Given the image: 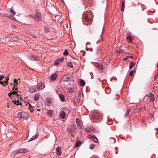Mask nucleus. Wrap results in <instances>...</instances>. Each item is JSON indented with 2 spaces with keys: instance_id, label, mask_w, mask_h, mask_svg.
<instances>
[{
  "instance_id": "nucleus-21",
  "label": "nucleus",
  "mask_w": 158,
  "mask_h": 158,
  "mask_svg": "<svg viewBox=\"0 0 158 158\" xmlns=\"http://www.w3.org/2000/svg\"><path fill=\"white\" fill-rule=\"evenodd\" d=\"M27 104L29 106H28V108L30 110V112H33V111H34L33 106H31L30 104L28 103H27Z\"/></svg>"
},
{
  "instance_id": "nucleus-49",
  "label": "nucleus",
  "mask_w": 158,
  "mask_h": 158,
  "mask_svg": "<svg viewBox=\"0 0 158 158\" xmlns=\"http://www.w3.org/2000/svg\"><path fill=\"white\" fill-rule=\"evenodd\" d=\"M90 44V43L89 42H87L86 43V46H87L88 45V44Z\"/></svg>"
},
{
  "instance_id": "nucleus-26",
  "label": "nucleus",
  "mask_w": 158,
  "mask_h": 158,
  "mask_svg": "<svg viewBox=\"0 0 158 158\" xmlns=\"http://www.w3.org/2000/svg\"><path fill=\"white\" fill-rule=\"evenodd\" d=\"M67 64H68L67 66L69 67L70 68H73V65L72 64V63L71 62H67Z\"/></svg>"
},
{
  "instance_id": "nucleus-62",
  "label": "nucleus",
  "mask_w": 158,
  "mask_h": 158,
  "mask_svg": "<svg viewBox=\"0 0 158 158\" xmlns=\"http://www.w3.org/2000/svg\"><path fill=\"white\" fill-rule=\"evenodd\" d=\"M14 85H15V84H14Z\"/></svg>"
},
{
  "instance_id": "nucleus-42",
  "label": "nucleus",
  "mask_w": 158,
  "mask_h": 158,
  "mask_svg": "<svg viewBox=\"0 0 158 158\" xmlns=\"http://www.w3.org/2000/svg\"><path fill=\"white\" fill-rule=\"evenodd\" d=\"M130 109L128 110H127V112L125 114V115H126V116L127 115L129 114V112H130Z\"/></svg>"
},
{
  "instance_id": "nucleus-7",
  "label": "nucleus",
  "mask_w": 158,
  "mask_h": 158,
  "mask_svg": "<svg viewBox=\"0 0 158 158\" xmlns=\"http://www.w3.org/2000/svg\"><path fill=\"white\" fill-rule=\"evenodd\" d=\"M29 91L30 93H33L38 91L35 86H31L29 88Z\"/></svg>"
},
{
  "instance_id": "nucleus-52",
  "label": "nucleus",
  "mask_w": 158,
  "mask_h": 158,
  "mask_svg": "<svg viewBox=\"0 0 158 158\" xmlns=\"http://www.w3.org/2000/svg\"><path fill=\"white\" fill-rule=\"evenodd\" d=\"M0 83L1 84H2V85H4V83L3 82H2V81H1L0 82Z\"/></svg>"
},
{
  "instance_id": "nucleus-41",
  "label": "nucleus",
  "mask_w": 158,
  "mask_h": 158,
  "mask_svg": "<svg viewBox=\"0 0 158 158\" xmlns=\"http://www.w3.org/2000/svg\"><path fill=\"white\" fill-rule=\"evenodd\" d=\"M14 82L17 85L18 84V81L16 79H14Z\"/></svg>"
},
{
  "instance_id": "nucleus-6",
  "label": "nucleus",
  "mask_w": 158,
  "mask_h": 158,
  "mask_svg": "<svg viewBox=\"0 0 158 158\" xmlns=\"http://www.w3.org/2000/svg\"><path fill=\"white\" fill-rule=\"evenodd\" d=\"M16 97L17 98L15 99L13 98L12 99V102H14L15 104L17 105L21 104V102H20V101L21 100V98Z\"/></svg>"
},
{
  "instance_id": "nucleus-3",
  "label": "nucleus",
  "mask_w": 158,
  "mask_h": 158,
  "mask_svg": "<svg viewBox=\"0 0 158 158\" xmlns=\"http://www.w3.org/2000/svg\"><path fill=\"white\" fill-rule=\"evenodd\" d=\"M17 116L19 118H27L28 115L25 112H21L18 113Z\"/></svg>"
},
{
  "instance_id": "nucleus-34",
  "label": "nucleus",
  "mask_w": 158,
  "mask_h": 158,
  "mask_svg": "<svg viewBox=\"0 0 158 158\" xmlns=\"http://www.w3.org/2000/svg\"><path fill=\"white\" fill-rule=\"evenodd\" d=\"M95 147V145L94 144H91L90 145L89 147V148L91 149H93Z\"/></svg>"
},
{
  "instance_id": "nucleus-14",
  "label": "nucleus",
  "mask_w": 158,
  "mask_h": 158,
  "mask_svg": "<svg viewBox=\"0 0 158 158\" xmlns=\"http://www.w3.org/2000/svg\"><path fill=\"white\" fill-rule=\"evenodd\" d=\"M66 113L64 111L62 110L60 112V115L62 118H64L65 117Z\"/></svg>"
},
{
  "instance_id": "nucleus-1",
  "label": "nucleus",
  "mask_w": 158,
  "mask_h": 158,
  "mask_svg": "<svg viewBox=\"0 0 158 158\" xmlns=\"http://www.w3.org/2000/svg\"><path fill=\"white\" fill-rule=\"evenodd\" d=\"M31 18H33L36 22H39L42 20V16L41 13L39 11H37L34 15H31Z\"/></svg>"
},
{
  "instance_id": "nucleus-22",
  "label": "nucleus",
  "mask_w": 158,
  "mask_h": 158,
  "mask_svg": "<svg viewBox=\"0 0 158 158\" xmlns=\"http://www.w3.org/2000/svg\"><path fill=\"white\" fill-rule=\"evenodd\" d=\"M44 31L45 33H48L50 31V29L49 27L47 26H45L44 29Z\"/></svg>"
},
{
  "instance_id": "nucleus-50",
  "label": "nucleus",
  "mask_w": 158,
  "mask_h": 158,
  "mask_svg": "<svg viewBox=\"0 0 158 158\" xmlns=\"http://www.w3.org/2000/svg\"><path fill=\"white\" fill-rule=\"evenodd\" d=\"M32 140H33L31 138L30 139H29L28 140V141H32Z\"/></svg>"
},
{
  "instance_id": "nucleus-30",
  "label": "nucleus",
  "mask_w": 158,
  "mask_h": 158,
  "mask_svg": "<svg viewBox=\"0 0 158 158\" xmlns=\"http://www.w3.org/2000/svg\"><path fill=\"white\" fill-rule=\"evenodd\" d=\"M38 135H39L37 133L35 135L32 136L31 137V138L33 140H34V139H35L36 138H37V137H38Z\"/></svg>"
},
{
  "instance_id": "nucleus-57",
  "label": "nucleus",
  "mask_w": 158,
  "mask_h": 158,
  "mask_svg": "<svg viewBox=\"0 0 158 158\" xmlns=\"http://www.w3.org/2000/svg\"><path fill=\"white\" fill-rule=\"evenodd\" d=\"M91 128H91V129H92V130H93V127H92Z\"/></svg>"
},
{
  "instance_id": "nucleus-17",
  "label": "nucleus",
  "mask_w": 158,
  "mask_h": 158,
  "mask_svg": "<svg viewBox=\"0 0 158 158\" xmlns=\"http://www.w3.org/2000/svg\"><path fill=\"white\" fill-rule=\"evenodd\" d=\"M59 97L61 101L64 102L65 101V97L64 95L60 94L59 95Z\"/></svg>"
},
{
  "instance_id": "nucleus-60",
  "label": "nucleus",
  "mask_w": 158,
  "mask_h": 158,
  "mask_svg": "<svg viewBox=\"0 0 158 158\" xmlns=\"http://www.w3.org/2000/svg\"><path fill=\"white\" fill-rule=\"evenodd\" d=\"M90 131V130H88V131Z\"/></svg>"
},
{
  "instance_id": "nucleus-18",
  "label": "nucleus",
  "mask_w": 158,
  "mask_h": 158,
  "mask_svg": "<svg viewBox=\"0 0 158 158\" xmlns=\"http://www.w3.org/2000/svg\"><path fill=\"white\" fill-rule=\"evenodd\" d=\"M79 82L81 86H84L85 85V81L83 79H80L79 81Z\"/></svg>"
},
{
  "instance_id": "nucleus-55",
  "label": "nucleus",
  "mask_w": 158,
  "mask_h": 158,
  "mask_svg": "<svg viewBox=\"0 0 158 158\" xmlns=\"http://www.w3.org/2000/svg\"><path fill=\"white\" fill-rule=\"evenodd\" d=\"M156 131H158V128H156Z\"/></svg>"
},
{
  "instance_id": "nucleus-5",
  "label": "nucleus",
  "mask_w": 158,
  "mask_h": 158,
  "mask_svg": "<svg viewBox=\"0 0 158 158\" xmlns=\"http://www.w3.org/2000/svg\"><path fill=\"white\" fill-rule=\"evenodd\" d=\"M45 84H43L41 82H38L37 83V84L36 86L38 90H39L40 89H43L45 87Z\"/></svg>"
},
{
  "instance_id": "nucleus-59",
  "label": "nucleus",
  "mask_w": 158,
  "mask_h": 158,
  "mask_svg": "<svg viewBox=\"0 0 158 158\" xmlns=\"http://www.w3.org/2000/svg\"><path fill=\"white\" fill-rule=\"evenodd\" d=\"M139 3H138V5H139Z\"/></svg>"
},
{
  "instance_id": "nucleus-13",
  "label": "nucleus",
  "mask_w": 158,
  "mask_h": 158,
  "mask_svg": "<svg viewBox=\"0 0 158 158\" xmlns=\"http://www.w3.org/2000/svg\"><path fill=\"white\" fill-rule=\"evenodd\" d=\"M40 94H39L38 93H37L36 94H35L34 95V100L35 101H37L39 98H40Z\"/></svg>"
},
{
  "instance_id": "nucleus-8",
  "label": "nucleus",
  "mask_w": 158,
  "mask_h": 158,
  "mask_svg": "<svg viewBox=\"0 0 158 158\" xmlns=\"http://www.w3.org/2000/svg\"><path fill=\"white\" fill-rule=\"evenodd\" d=\"M64 60V57L59 58L55 60L54 64L55 65L57 66L59 64L60 62H62Z\"/></svg>"
},
{
  "instance_id": "nucleus-54",
  "label": "nucleus",
  "mask_w": 158,
  "mask_h": 158,
  "mask_svg": "<svg viewBox=\"0 0 158 158\" xmlns=\"http://www.w3.org/2000/svg\"><path fill=\"white\" fill-rule=\"evenodd\" d=\"M37 110L38 111H40V109H38Z\"/></svg>"
},
{
  "instance_id": "nucleus-61",
  "label": "nucleus",
  "mask_w": 158,
  "mask_h": 158,
  "mask_svg": "<svg viewBox=\"0 0 158 158\" xmlns=\"http://www.w3.org/2000/svg\"><path fill=\"white\" fill-rule=\"evenodd\" d=\"M20 81H19V83H20Z\"/></svg>"
},
{
  "instance_id": "nucleus-39",
  "label": "nucleus",
  "mask_w": 158,
  "mask_h": 158,
  "mask_svg": "<svg viewBox=\"0 0 158 158\" xmlns=\"http://www.w3.org/2000/svg\"><path fill=\"white\" fill-rule=\"evenodd\" d=\"M80 120L78 118H77L76 119V122L77 125H79L80 124Z\"/></svg>"
},
{
  "instance_id": "nucleus-35",
  "label": "nucleus",
  "mask_w": 158,
  "mask_h": 158,
  "mask_svg": "<svg viewBox=\"0 0 158 158\" xmlns=\"http://www.w3.org/2000/svg\"><path fill=\"white\" fill-rule=\"evenodd\" d=\"M153 94L151 92H149L148 94L147 95H146V96H147L150 98H151L152 95H153Z\"/></svg>"
},
{
  "instance_id": "nucleus-10",
  "label": "nucleus",
  "mask_w": 158,
  "mask_h": 158,
  "mask_svg": "<svg viewBox=\"0 0 158 158\" xmlns=\"http://www.w3.org/2000/svg\"><path fill=\"white\" fill-rule=\"evenodd\" d=\"M88 137L89 139H90L92 141H93L96 143H97L98 141V139L94 135H89L88 136Z\"/></svg>"
},
{
  "instance_id": "nucleus-56",
  "label": "nucleus",
  "mask_w": 158,
  "mask_h": 158,
  "mask_svg": "<svg viewBox=\"0 0 158 158\" xmlns=\"http://www.w3.org/2000/svg\"><path fill=\"white\" fill-rule=\"evenodd\" d=\"M109 93H110L109 92H107V93L106 92V94H109Z\"/></svg>"
},
{
  "instance_id": "nucleus-12",
  "label": "nucleus",
  "mask_w": 158,
  "mask_h": 158,
  "mask_svg": "<svg viewBox=\"0 0 158 158\" xmlns=\"http://www.w3.org/2000/svg\"><path fill=\"white\" fill-rule=\"evenodd\" d=\"M96 67L98 68L99 71H102L103 69L106 68L105 66L101 64H99L96 66Z\"/></svg>"
},
{
  "instance_id": "nucleus-53",
  "label": "nucleus",
  "mask_w": 158,
  "mask_h": 158,
  "mask_svg": "<svg viewBox=\"0 0 158 158\" xmlns=\"http://www.w3.org/2000/svg\"><path fill=\"white\" fill-rule=\"evenodd\" d=\"M94 158H99V157L98 156H96V157H95Z\"/></svg>"
},
{
  "instance_id": "nucleus-24",
  "label": "nucleus",
  "mask_w": 158,
  "mask_h": 158,
  "mask_svg": "<svg viewBox=\"0 0 158 158\" xmlns=\"http://www.w3.org/2000/svg\"><path fill=\"white\" fill-rule=\"evenodd\" d=\"M126 38L128 42H130L131 43L132 42V39L131 37L130 36H127L126 37Z\"/></svg>"
},
{
  "instance_id": "nucleus-51",
  "label": "nucleus",
  "mask_w": 158,
  "mask_h": 158,
  "mask_svg": "<svg viewBox=\"0 0 158 158\" xmlns=\"http://www.w3.org/2000/svg\"><path fill=\"white\" fill-rule=\"evenodd\" d=\"M128 57H129V58H130L131 59H132L133 58V57L132 56H128Z\"/></svg>"
},
{
  "instance_id": "nucleus-45",
  "label": "nucleus",
  "mask_w": 158,
  "mask_h": 158,
  "mask_svg": "<svg viewBox=\"0 0 158 158\" xmlns=\"http://www.w3.org/2000/svg\"><path fill=\"white\" fill-rule=\"evenodd\" d=\"M158 78V74L156 75L154 77V80H156Z\"/></svg>"
},
{
  "instance_id": "nucleus-16",
  "label": "nucleus",
  "mask_w": 158,
  "mask_h": 158,
  "mask_svg": "<svg viewBox=\"0 0 158 158\" xmlns=\"http://www.w3.org/2000/svg\"><path fill=\"white\" fill-rule=\"evenodd\" d=\"M99 116H100L99 114V113H97V112H95L94 113L93 116V118L95 119H97L98 118Z\"/></svg>"
},
{
  "instance_id": "nucleus-15",
  "label": "nucleus",
  "mask_w": 158,
  "mask_h": 158,
  "mask_svg": "<svg viewBox=\"0 0 158 158\" xmlns=\"http://www.w3.org/2000/svg\"><path fill=\"white\" fill-rule=\"evenodd\" d=\"M56 154L58 156H60L61 154V148L58 147L56 148Z\"/></svg>"
},
{
  "instance_id": "nucleus-48",
  "label": "nucleus",
  "mask_w": 158,
  "mask_h": 158,
  "mask_svg": "<svg viewBox=\"0 0 158 158\" xmlns=\"http://www.w3.org/2000/svg\"><path fill=\"white\" fill-rule=\"evenodd\" d=\"M11 94H12V91H11L10 93H9L8 94V96L9 97H10V96H11Z\"/></svg>"
},
{
  "instance_id": "nucleus-46",
  "label": "nucleus",
  "mask_w": 158,
  "mask_h": 158,
  "mask_svg": "<svg viewBox=\"0 0 158 158\" xmlns=\"http://www.w3.org/2000/svg\"><path fill=\"white\" fill-rule=\"evenodd\" d=\"M128 58H129L128 56H127L124 59V60H125L126 61L128 59Z\"/></svg>"
},
{
  "instance_id": "nucleus-32",
  "label": "nucleus",
  "mask_w": 158,
  "mask_h": 158,
  "mask_svg": "<svg viewBox=\"0 0 158 158\" xmlns=\"http://www.w3.org/2000/svg\"><path fill=\"white\" fill-rule=\"evenodd\" d=\"M124 7H125L124 4L123 2L122 5V8H121V11H123L124 10Z\"/></svg>"
},
{
  "instance_id": "nucleus-36",
  "label": "nucleus",
  "mask_w": 158,
  "mask_h": 158,
  "mask_svg": "<svg viewBox=\"0 0 158 158\" xmlns=\"http://www.w3.org/2000/svg\"><path fill=\"white\" fill-rule=\"evenodd\" d=\"M8 80L9 77H7L6 78L5 80H3V82H4L6 84L8 82Z\"/></svg>"
},
{
  "instance_id": "nucleus-37",
  "label": "nucleus",
  "mask_w": 158,
  "mask_h": 158,
  "mask_svg": "<svg viewBox=\"0 0 158 158\" xmlns=\"http://www.w3.org/2000/svg\"><path fill=\"white\" fill-rule=\"evenodd\" d=\"M85 20L88 21H89L91 20V19L89 18H88L87 16L86 15L85 17Z\"/></svg>"
},
{
  "instance_id": "nucleus-2",
  "label": "nucleus",
  "mask_w": 158,
  "mask_h": 158,
  "mask_svg": "<svg viewBox=\"0 0 158 158\" xmlns=\"http://www.w3.org/2000/svg\"><path fill=\"white\" fill-rule=\"evenodd\" d=\"M74 77L73 76L69 75H65L63 76L61 79V81L64 82L74 81Z\"/></svg>"
},
{
  "instance_id": "nucleus-58",
  "label": "nucleus",
  "mask_w": 158,
  "mask_h": 158,
  "mask_svg": "<svg viewBox=\"0 0 158 158\" xmlns=\"http://www.w3.org/2000/svg\"><path fill=\"white\" fill-rule=\"evenodd\" d=\"M61 0V1H62V2H64L63 0Z\"/></svg>"
},
{
  "instance_id": "nucleus-28",
  "label": "nucleus",
  "mask_w": 158,
  "mask_h": 158,
  "mask_svg": "<svg viewBox=\"0 0 158 158\" xmlns=\"http://www.w3.org/2000/svg\"><path fill=\"white\" fill-rule=\"evenodd\" d=\"M20 92H19L18 91H17V93L16 94V96L15 97L20 98L21 97V95L20 94Z\"/></svg>"
},
{
  "instance_id": "nucleus-38",
  "label": "nucleus",
  "mask_w": 158,
  "mask_h": 158,
  "mask_svg": "<svg viewBox=\"0 0 158 158\" xmlns=\"http://www.w3.org/2000/svg\"><path fill=\"white\" fill-rule=\"evenodd\" d=\"M123 52V50L122 49H120L117 51V52L118 53H122Z\"/></svg>"
},
{
  "instance_id": "nucleus-11",
  "label": "nucleus",
  "mask_w": 158,
  "mask_h": 158,
  "mask_svg": "<svg viewBox=\"0 0 158 158\" xmlns=\"http://www.w3.org/2000/svg\"><path fill=\"white\" fill-rule=\"evenodd\" d=\"M58 76V74L56 73H55L52 74L50 76L51 79L52 81L56 80L57 77Z\"/></svg>"
},
{
  "instance_id": "nucleus-33",
  "label": "nucleus",
  "mask_w": 158,
  "mask_h": 158,
  "mask_svg": "<svg viewBox=\"0 0 158 158\" xmlns=\"http://www.w3.org/2000/svg\"><path fill=\"white\" fill-rule=\"evenodd\" d=\"M10 11L12 13V14L13 15L15 14V12L12 9H11L10 10Z\"/></svg>"
},
{
  "instance_id": "nucleus-44",
  "label": "nucleus",
  "mask_w": 158,
  "mask_h": 158,
  "mask_svg": "<svg viewBox=\"0 0 158 158\" xmlns=\"http://www.w3.org/2000/svg\"><path fill=\"white\" fill-rule=\"evenodd\" d=\"M4 77V76L3 75H0V80H2Z\"/></svg>"
},
{
  "instance_id": "nucleus-23",
  "label": "nucleus",
  "mask_w": 158,
  "mask_h": 158,
  "mask_svg": "<svg viewBox=\"0 0 158 158\" xmlns=\"http://www.w3.org/2000/svg\"><path fill=\"white\" fill-rule=\"evenodd\" d=\"M101 47H98L97 48V53L98 54H99L101 53Z\"/></svg>"
},
{
  "instance_id": "nucleus-4",
  "label": "nucleus",
  "mask_w": 158,
  "mask_h": 158,
  "mask_svg": "<svg viewBox=\"0 0 158 158\" xmlns=\"http://www.w3.org/2000/svg\"><path fill=\"white\" fill-rule=\"evenodd\" d=\"M28 151L27 149L25 148L19 149L13 152V154L15 155L18 153H25L27 152Z\"/></svg>"
},
{
  "instance_id": "nucleus-29",
  "label": "nucleus",
  "mask_w": 158,
  "mask_h": 158,
  "mask_svg": "<svg viewBox=\"0 0 158 158\" xmlns=\"http://www.w3.org/2000/svg\"><path fill=\"white\" fill-rule=\"evenodd\" d=\"M155 100V99L154 98V95L153 94L152 96L150 98V101L152 102H154Z\"/></svg>"
},
{
  "instance_id": "nucleus-19",
  "label": "nucleus",
  "mask_w": 158,
  "mask_h": 158,
  "mask_svg": "<svg viewBox=\"0 0 158 158\" xmlns=\"http://www.w3.org/2000/svg\"><path fill=\"white\" fill-rule=\"evenodd\" d=\"M53 111L51 110H48L47 111V113L48 115L50 117L52 116Z\"/></svg>"
},
{
  "instance_id": "nucleus-43",
  "label": "nucleus",
  "mask_w": 158,
  "mask_h": 158,
  "mask_svg": "<svg viewBox=\"0 0 158 158\" xmlns=\"http://www.w3.org/2000/svg\"><path fill=\"white\" fill-rule=\"evenodd\" d=\"M133 74V71L132 70H131L130 72L129 73V76H132Z\"/></svg>"
},
{
  "instance_id": "nucleus-40",
  "label": "nucleus",
  "mask_w": 158,
  "mask_h": 158,
  "mask_svg": "<svg viewBox=\"0 0 158 158\" xmlns=\"http://www.w3.org/2000/svg\"><path fill=\"white\" fill-rule=\"evenodd\" d=\"M145 110L146 108L145 106H143L140 109V110H141L142 111H144Z\"/></svg>"
},
{
  "instance_id": "nucleus-27",
  "label": "nucleus",
  "mask_w": 158,
  "mask_h": 158,
  "mask_svg": "<svg viewBox=\"0 0 158 158\" xmlns=\"http://www.w3.org/2000/svg\"><path fill=\"white\" fill-rule=\"evenodd\" d=\"M81 143V141H77L75 143V146L76 147H78Z\"/></svg>"
},
{
  "instance_id": "nucleus-20",
  "label": "nucleus",
  "mask_w": 158,
  "mask_h": 158,
  "mask_svg": "<svg viewBox=\"0 0 158 158\" xmlns=\"http://www.w3.org/2000/svg\"><path fill=\"white\" fill-rule=\"evenodd\" d=\"M17 89V88H14V86H13L12 88V90H13L12 92V94L14 95H15V96H16V94L17 93V91H15V90Z\"/></svg>"
},
{
  "instance_id": "nucleus-25",
  "label": "nucleus",
  "mask_w": 158,
  "mask_h": 158,
  "mask_svg": "<svg viewBox=\"0 0 158 158\" xmlns=\"http://www.w3.org/2000/svg\"><path fill=\"white\" fill-rule=\"evenodd\" d=\"M135 63L134 62H131L130 64L129 69H131L132 68V67L135 65Z\"/></svg>"
},
{
  "instance_id": "nucleus-47",
  "label": "nucleus",
  "mask_w": 158,
  "mask_h": 158,
  "mask_svg": "<svg viewBox=\"0 0 158 158\" xmlns=\"http://www.w3.org/2000/svg\"><path fill=\"white\" fill-rule=\"evenodd\" d=\"M78 128L80 129H81L82 128V127H81V125L80 124H79V125H78Z\"/></svg>"
},
{
  "instance_id": "nucleus-9",
  "label": "nucleus",
  "mask_w": 158,
  "mask_h": 158,
  "mask_svg": "<svg viewBox=\"0 0 158 158\" xmlns=\"http://www.w3.org/2000/svg\"><path fill=\"white\" fill-rule=\"evenodd\" d=\"M28 59L31 60H39V58L38 56H33L30 55L28 56Z\"/></svg>"
},
{
  "instance_id": "nucleus-31",
  "label": "nucleus",
  "mask_w": 158,
  "mask_h": 158,
  "mask_svg": "<svg viewBox=\"0 0 158 158\" xmlns=\"http://www.w3.org/2000/svg\"><path fill=\"white\" fill-rule=\"evenodd\" d=\"M63 54L65 56L68 55V52L67 49H65L64 51L63 52Z\"/></svg>"
}]
</instances>
